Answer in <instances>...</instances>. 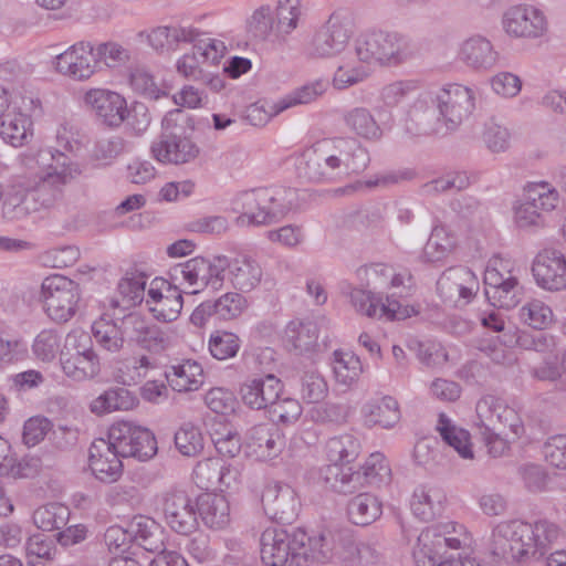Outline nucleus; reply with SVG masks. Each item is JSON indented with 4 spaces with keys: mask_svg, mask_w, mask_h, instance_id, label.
<instances>
[{
    "mask_svg": "<svg viewBox=\"0 0 566 566\" xmlns=\"http://www.w3.org/2000/svg\"><path fill=\"white\" fill-rule=\"evenodd\" d=\"M35 161L40 167L38 180L23 197L21 212L53 206L60 199L63 187L81 174L78 165L60 149H41Z\"/></svg>",
    "mask_w": 566,
    "mask_h": 566,
    "instance_id": "nucleus-1",
    "label": "nucleus"
},
{
    "mask_svg": "<svg viewBox=\"0 0 566 566\" xmlns=\"http://www.w3.org/2000/svg\"><path fill=\"white\" fill-rule=\"evenodd\" d=\"M192 129V120L186 112L179 108L168 112L161 122V133L150 145L151 157L171 165L195 160L200 149L189 136Z\"/></svg>",
    "mask_w": 566,
    "mask_h": 566,
    "instance_id": "nucleus-2",
    "label": "nucleus"
},
{
    "mask_svg": "<svg viewBox=\"0 0 566 566\" xmlns=\"http://www.w3.org/2000/svg\"><path fill=\"white\" fill-rule=\"evenodd\" d=\"M355 52L361 62L398 65L418 53L415 41L397 32H367L355 41Z\"/></svg>",
    "mask_w": 566,
    "mask_h": 566,
    "instance_id": "nucleus-3",
    "label": "nucleus"
},
{
    "mask_svg": "<svg viewBox=\"0 0 566 566\" xmlns=\"http://www.w3.org/2000/svg\"><path fill=\"white\" fill-rule=\"evenodd\" d=\"M467 544L468 535L461 524L449 522L426 527L413 546V563L416 566H438L447 548L460 549Z\"/></svg>",
    "mask_w": 566,
    "mask_h": 566,
    "instance_id": "nucleus-4",
    "label": "nucleus"
},
{
    "mask_svg": "<svg viewBox=\"0 0 566 566\" xmlns=\"http://www.w3.org/2000/svg\"><path fill=\"white\" fill-rule=\"evenodd\" d=\"M306 539L302 528L268 527L260 537L261 559L266 566H302Z\"/></svg>",
    "mask_w": 566,
    "mask_h": 566,
    "instance_id": "nucleus-5",
    "label": "nucleus"
},
{
    "mask_svg": "<svg viewBox=\"0 0 566 566\" xmlns=\"http://www.w3.org/2000/svg\"><path fill=\"white\" fill-rule=\"evenodd\" d=\"M41 297L49 318L93 315L85 311L87 305L81 298L80 285L64 275L45 277L41 284Z\"/></svg>",
    "mask_w": 566,
    "mask_h": 566,
    "instance_id": "nucleus-6",
    "label": "nucleus"
},
{
    "mask_svg": "<svg viewBox=\"0 0 566 566\" xmlns=\"http://www.w3.org/2000/svg\"><path fill=\"white\" fill-rule=\"evenodd\" d=\"M64 375L75 381L93 379L101 373V359L92 338L84 332L69 333L60 352Z\"/></svg>",
    "mask_w": 566,
    "mask_h": 566,
    "instance_id": "nucleus-7",
    "label": "nucleus"
},
{
    "mask_svg": "<svg viewBox=\"0 0 566 566\" xmlns=\"http://www.w3.org/2000/svg\"><path fill=\"white\" fill-rule=\"evenodd\" d=\"M528 531L524 521H502L492 528L486 552L494 562L526 563L531 560L526 541Z\"/></svg>",
    "mask_w": 566,
    "mask_h": 566,
    "instance_id": "nucleus-8",
    "label": "nucleus"
},
{
    "mask_svg": "<svg viewBox=\"0 0 566 566\" xmlns=\"http://www.w3.org/2000/svg\"><path fill=\"white\" fill-rule=\"evenodd\" d=\"M235 219L239 227L266 226L280 220L289 208L280 202L277 193L271 189L260 188L241 192L235 199Z\"/></svg>",
    "mask_w": 566,
    "mask_h": 566,
    "instance_id": "nucleus-9",
    "label": "nucleus"
},
{
    "mask_svg": "<svg viewBox=\"0 0 566 566\" xmlns=\"http://www.w3.org/2000/svg\"><path fill=\"white\" fill-rule=\"evenodd\" d=\"M537 325H531L527 321H520L516 325L514 321H481L482 326L499 333L497 339L505 346H520L525 349L543 352L553 344L544 329L553 321H536Z\"/></svg>",
    "mask_w": 566,
    "mask_h": 566,
    "instance_id": "nucleus-10",
    "label": "nucleus"
},
{
    "mask_svg": "<svg viewBox=\"0 0 566 566\" xmlns=\"http://www.w3.org/2000/svg\"><path fill=\"white\" fill-rule=\"evenodd\" d=\"M475 411V428L478 431L512 432L513 440H517L525 432L520 413L499 397L483 396L476 402Z\"/></svg>",
    "mask_w": 566,
    "mask_h": 566,
    "instance_id": "nucleus-11",
    "label": "nucleus"
},
{
    "mask_svg": "<svg viewBox=\"0 0 566 566\" xmlns=\"http://www.w3.org/2000/svg\"><path fill=\"white\" fill-rule=\"evenodd\" d=\"M107 437L111 446L123 458L147 461L157 453L155 434L147 428L129 421H119L111 426Z\"/></svg>",
    "mask_w": 566,
    "mask_h": 566,
    "instance_id": "nucleus-12",
    "label": "nucleus"
},
{
    "mask_svg": "<svg viewBox=\"0 0 566 566\" xmlns=\"http://www.w3.org/2000/svg\"><path fill=\"white\" fill-rule=\"evenodd\" d=\"M349 301L358 314L368 317L411 318L420 314V307L409 304L407 300L360 289L350 291Z\"/></svg>",
    "mask_w": 566,
    "mask_h": 566,
    "instance_id": "nucleus-13",
    "label": "nucleus"
},
{
    "mask_svg": "<svg viewBox=\"0 0 566 566\" xmlns=\"http://www.w3.org/2000/svg\"><path fill=\"white\" fill-rule=\"evenodd\" d=\"M479 287L476 275L465 266L447 269L437 282V291L443 304L459 310L476 302Z\"/></svg>",
    "mask_w": 566,
    "mask_h": 566,
    "instance_id": "nucleus-14",
    "label": "nucleus"
},
{
    "mask_svg": "<svg viewBox=\"0 0 566 566\" xmlns=\"http://www.w3.org/2000/svg\"><path fill=\"white\" fill-rule=\"evenodd\" d=\"M475 90L461 84H449L436 94L437 108L446 134L455 130L475 109Z\"/></svg>",
    "mask_w": 566,
    "mask_h": 566,
    "instance_id": "nucleus-15",
    "label": "nucleus"
},
{
    "mask_svg": "<svg viewBox=\"0 0 566 566\" xmlns=\"http://www.w3.org/2000/svg\"><path fill=\"white\" fill-rule=\"evenodd\" d=\"M191 53L184 54L177 61V71L185 77L195 81L208 77V72L203 65H217L226 53V45L222 41L209 36H202L197 31L196 41Z\"/></svg>",
    "mask_w": 566,
    "mask_h": 566,
    "instance_id": "nucleus-16",
    "label": "nucleus"
},
{
    "mask_svg": "<svg viewBox=\"0 0 566 566\" xmlns=\"http://www.w3.org/2000/svg\"><path fill=\"white\" fill-rule=\"evenodd\" d=\"M350 534L347 531L324 530L317 535L308 536L304 543L302 566L308 562L328 563L348 560L347 551Z\"/></svg>",
    "mask_w": 566,
    "mask_h": 566,
    "instance_id": "nucleus-17",
    "label": "nucleus"
},
{
    "mask_svg": "<svg viewBox=\"0 0 566 566\" xmlns=\"http://www.w3.org/2000/svg\"><path fill=\"white\" fill-rule=\"evenodd\" d=\"M161 510L166 524L177 534L193 533L198 523V501L195 502L182 490H168L163 493Z\"/></svg>",
    "mask_w": 566,
    "mask_h": 566,
    "instance_id": "nucleus-18",
    "label": "nucleus"
},
{
    "mask_svg": "<svg viewBox=\"0 0 566 566\" xmlns=\"http://www.w3.org/2000/svg\"><path fill=\"white\" fill-rule=\"evenodd\" d=\"M226 258L218 256L216 263L197 256L174 268V277H182L189 286L193 287L191 293H198L203 287L210 286L213 290L222 287L226 276Z\"/></svg>",
    "mask_w": 566,
    "mask_h": 566,
    "instance_id": "nucleus-19",
    "label": "nucleus"
},
{
    "mask_svg": "<svg viewBox=\"0 0 566 566\" xmlns=\"http://www.w3.org/2000/svg\"><path fill=\"white\" fill-rule=\"evenodd\" d=\"M331 153L327 139L305 149L297 164L298 176L312 182L340 181V175L335 166L337 160L333 159Z\"/></svg>",
    "mask_w": 566,
    "mask_h": 566,
    "instance_id": "nucleus-20",
    "label": "nucleus"
},
{
    "mask_svg": "<svg viewBox=\"0 0 566 566\" xmlns=\"http://www.w3.org/2000/svg\"><path fill=\"white\" fill-rule=\"evenodd\" d=\"M405 129L412 136L446 135L436 95L424 92L415 99L407 112Z\"/></svg>",
    "mask_w": 566,
    "mask_h": 566,
    "instance_id": "nucleus-21",
    "label": "nucleus"
},
{
    "mask_svg": "<svg viewBox=\"0 0 566 566\" xmlns=\"http://www.w3.org/2000/svg\"><path fill=\"white\" fill-rule=\"evenodd\" d=\"M54 67L60 74L74 81L88 80L97 69V57L90 42H78L57 54Z\"/></svg>",
    "mask_w": 566,
    "mask_h": 566,
    "instance_id": "nucleus-22",
    "label": "nucleus"
},
{
    "mask_svg": "<svg viewBox=\"0 0 566 566\" xmlns=\"http://www.w3.org/2000/svg\"><path fill=\"white\" fill-rule=\"evenodd\" d=\"M350 35L349 20L339 13H333L315 33L311 54L317 57L334 56L347 46Z\"/></svg>",
    "mask_w": 566,
    "mask_h": 566,
    "instance_id": "nucleus-23",
    "label": "nucleus"
},
{
    "mask_svg": "<svg viewBox=\"0 0 566 566\" xmlns=\"http://www.w3.org/2000/svg\"><path fill=\"white\" fill-rule=\"evenodd\" d=\"M505 31L515 38L537 39L548 31V21L542 10L532 6H514L503 17Z\"/></svg>",
    "mask_w": 566,
    "mask_h": 566,
    "instance_id": "nucleus-24",
    "label": "nucleus"
},
{
    "mask_svg": "<svg viewBox=\"0 0 566 566\" xmlns=\"http://www.w3.org/2000/svg\"><path fill=\"white\" fill-rule=\"evenodd\" d=\"M327 143L333 159L337 160L335 166L342 180L352 175L360 174L368 167L369 154L355 138H328Z\"/></svg>",
    "mask_w": 566,
    "mask_h": 566,
    "instance_id": "nucleus-25",
    "label": "nucleus"
},
{
    "mask_svg": "<svg viewBox=\"0 0 566 566\" xmlns=\"http://www.w3.org/2000/svg\"><path fill=\"white\" fill-rule=\"evenodd\" d=\"M262 504L265 514L279 523H292L298 513L300 503L295 491L287 484L270 483L263 491Z\"/></svg>",
    "mask_w": 566,
    "mask_h": 566,
    "instance_id": "nucleus-26",
    "label": "nucleus"
},
{
    "mask_svg": "<svg viewBox=\"0 0 566 566\" xmlns=\"http://www.w3.org/2000/svg\"><path fill=\"white\" fill-rule=\"evenodd\" d=\"M536 283L548 291L566 289V260L562 252L546 249L539 252L532 265Z\"/></svg>",
    "mask_w": 566,
    "mask_h": 566,
    "instance_id": "nucleus-27",
    "label": "nucleus"
},
{
    "mask_svg": "<svg viewBox=\"0 0 566 566\" xmlns=\"http://www.w3.org/2000/svg\"><path fill=\"white\" fill-rule=\"evenodd\" d=\"M119 453L111 446V440L97 439L90 447V468L96 479L112 483L123 473V463Z\"/></svg>",
    "mask_w": 566,
    "mask_h": 566,
    "instance_id": "nucleus-28",
    "label": "nucleus"
},
{
    "mask_svg": "<svg viewBox=\"0 0 566 566\" xmlns=\"http://www.w3.org/2000/svg\"><path fill=\"white\" fill-rule=\"evenodd\" d=\"M530 528L526 536L531 559L542 558L555 544L565 537L560 525L548 517H537L533 522H524Z\"/></svg>",
    "mask_w": 566,
    "mask_h": 566,
    "instance_id": "nucleus-29",
    "label": "nucleus"
},
{
    "mask_svg": "<svg viewBox=\"0 0 566 566\" xmlns=\"http://www.w3.org/2000/svg\"><path fill=\"white\" fill-rule=\"evenodd\" d=\"M196 36L195 29L178 25H160L137 34L140 41H146L159 54L174 52L180 44L196 41Z\"/></svg>",
    "mask_w": 566,
    "mask_h": 566,
    "instance_id": "nucleus-30",
    "label": "nucleus"
},
{
    "mask_svg": "<svg viewBox=\"0 0 566 566\" xmlns=\"http://www.w3.org/2000/svg\"><path fill=\"white\" fill-rule=\"evenodd\" d=\"M283 385L273 374L248 379L242 384L240 394L242 401L251 409L261 410L279 400Z\"/></svg>",
    "mask_w": 566,
    "mask_h": 566,
    "instance_id": "nucleus-31",
    "label": "nucleus"
},
{
    "mask_svg": "<svg viewBox=\"0 0 566 566\" xmlns=\"http://www.w3.org/2000/svg\"><path fill=\"white\" fill-rule=\"evenodd\" d=\"M85 103L109 127H118L125 120L127 105L125 98L118 93L99 88L91 90L85 94Z\"/></svg>",
    "mask_w": 566,
    "mask_h": 566,
    "instance_id": "nucleus-32",
    "label": "nucleus"
},
{
    "mask_svg": "<svg viewBox=\"0 0 566 566\" xmlns=\"http://www.w3.org/2000/svg\"><path fill=\"white\" fill-rule=\"evenodd\" d=\"M459 57L472 70L489 71L496 65L499 53L486 38L474 35L462 43Z\"/></svg>",
    "mask_w": 566,
    "mask_h": 566,
    "instance_id": "nucleus-33",
    "label": "nucleus"
},
{
    "mask_svg": "<svg viewBox=\"0 0 566 566\" xmlns=\"http://www.w3.org/2000/svg\"><path fill=\"white\" fill-rule=\"evenodd\" d=\"M318 340L317 321H289L285 326L283 342L289 350L300 354L316 352L319 348Z\"/></svg>",
    "mask_w": 566,
    "mask_h": 566,
    "instance_id": "nucleus-34",
    "label": "nucleus"
},
{
    "mask_svg": "<svg viewBox=\"0 0 566 566\" xmlns=\"http://www.w3.org/2000/svg\"><path fill=\"white\" fill-rule=\"evenodd\" d=\"M249 448L260 459L277 457L285 446L284 436L273 423H260L249 431Z\"/></svg>",
    "mask_w": 566,
    "mask_h": 566,
    "instance_id": "nucleus-35",
    "label": "nucleus"
},
{
    "mask_svg": "<svg viewBox=\"0 0 566 566\" xmlns=\"http://www.w3.org/2000/svg\"><path fill=\"white\" fill-rule=\"evenodd\" d=\"M146 275L136 270H128L117 285V297L112 298L111 306L120 312L129 311L137 305L143 306Z\"/></svg>",
    "mask_w": 566,
    "mask_h": 566,
    "instance_id": "nucleus-36",
    "label": "nucleus"
},
{
    "mask_svg": "<svg viewBox=\"0 0 566 566\" xmlns=\"http://www.w3.org/2000/svg\"><path fill=\"white\" fill-rule=\"evenodd\" d=\"M128 534L132 536V544L147 552L158 553L165 548L163 527L148 516H134L128 523Z\"/></svg>",
    "mask_w": 566,
    "mask_h": 566,
    "instance_id": "nucleus-37",
    "label": "nucleus"
},
{
    "mask_svg": "<svg viewBox=\"0 0 566 566\" xmlns=\"http://www.w3.org/2000/svg\"><path fill=\"white\" fill-rule=\"evenodd\" d=\"M132 323L129 338L143 349L154 354L166 350L171 344V335L154 321H120Z\"/></svg>",
    "mask_w": 566,
    "mask_h": 566,
    "instance_id": "nucleus-38",
    "label": "nucleus"
},
{
    "mask_svg": "<svg viewBox=\"0 0 566 566\" xmlns=\"http://www.w3.org/2000/svg\"><path fill=\"white\" fill-rule=\"evenodd\" d=\"M248 301L239 293H227L214 302H203L198 305L190 318L202 319L213 315L218 318H237L244 314Z\"/></svg>",
    "mask_w": 566,
    "mask_h": 566,
    "instance_id": "nucleus-39",
    "label": "nucleus"
},
{
    "mask_svg": "<svg viewBox=\"0 0 566 566\" xmlns=\"http://www.w3.org/2000/svg\"><path fill=\"white\" fill-rule=\"evenodd\" d=\"M226 266L232 286L241 292H250L261 282L262 269L249 255H238L229 262L226 261Z\"/></svg>",
    "mask_w": 566,
    "mask_h": 566,
    "instance_id": "nucleus-40",
    "label": "nucleus"
},
{
    "mask_svg": "<svg viewBox=\"0 0 566 566\" xmlns=\"http://www.w3.org/2000/svg\"><path fill=\"white\" fill-rule=\"evenodd\" d=\"M361 412L368 427L379 426L388 429L400 420L398 401L390 396L367 402L364 405Z\"/></svg>",
    "mask_w": 566,
    "mask_h": 566,
    "instance_id": "nucleus-41",
    "label": "nucleus"
},
{
    "mask_svg": "<svg viewBox=\"0 0 566 566\" xmlns=\"http://www.w3.org/2000/svg\"><path fill=\"white\" fill-rule=\"evenodd\" d=\"M198 513L203 523L214 530L226 527L230 522V505L221 494L206 493L198 497Z\"/></svg>",
    "mask_w": 566,
    "mask_h": 566,
    "instance_id": "nucleus-42",
    "label": "nucleus"
},
{
    "mask_svg": "<svg viewBox=\"0 0 566 566\" xmlns=\"http://www.w3.org/2000/svg\"><path fill=\"white\" fill-rule=\"evenodd\" d=\"M166 377L171 388L179 392L198 390L205 381L201 365L190 359L171 366Z\"/></svg>",
    "mask_w": 566,
    "mask_h": 566,
    "instance_id": "nucleus-43",
    "label": "nucleus"
},
{
    "mask_svg": "<svg viewBox=\"0 0 566 566\" xmlns=\"http://www.w3.org/2000/svg\"><path fill=\"white\" fill-rule=\"evenodd\" d=\"M446 495L440 489L419 486L413 491L410 507L415 516L429 522L441 513Z\"/></svg>",
    "mask_w": 566,
    "mask_h": 566,
    "instance_id": "nucleus-44",
    "label": "nucleus"
},
{
    "mask_svg": "<svg viewBox=\"0 0 566 566\" xmlns=\"http://www.w3.org/2000/svg\"><path fill=\"white\" fill-rule=\"evenodd\" d=\"M457 235L444 224L436 226L423 248L428 262H439L448 258L457 248Z\"/></svg>",
    "mask_w": 566,
    "mask_h": 566,
    "instance_id": "nucleus-45",
    "label": "nucleus"
},
{
    "mask_svg": "<svg viewBox=\"0 0 566 566\" xmlns=\"http://www.w3.org/2000/svg\"><path fill=\"white\" fill-rule=\"evenodd\" d=\"M328 88V81L326 80H315L313 82L306 83L290 94L285 95L281 99L274 103V114H280L287 108L305 105L315 102L319 96H322Z\"/></svg>",
    "mask_w": 566,
    "mask_h": 566,
    "instance_id": "nucleus-46",
    "label": "nucleus"
},
{
    "mask_svg": "<svg viewBox=\"0 0 566 566\" xmlns=\"http://www.w3.org/2000/svg\"><path fill=\"white\" fill-rule=\"evenodd\" d=\"M0 136L13 147L22 146L31 135V120L21 113L8 111L1 118Z\"/></svg>",
    "mask_w": 566,
    "mask_h": 566,
    "instance_id": "nucleus-47",
    "label": "nucleus"
},
{
    "mask_svg": "<svg viewBox=\"0 0 566 566\" xmlns=\"http://www.w3.org/2000/svg\"><path fill=\"white\" fill-rule=\"evenodd\" d=\"M347 514L355 525L367 526L381 515V503L373 494L360 493L349 501Z\"/></svg>",
    "mask_w": 566,
    "mask_h": 566,
    "instance_id": "nucleus-48",
    "label": "nucleus"
},
{
    "mask_svg": "<svg viewBox=\"0 0 566 566\" xmlns=\"http://www.w3.org/2000/svg\"><path fill=\"white\" fill-rule=\"evenodd\" d=\"M344 122L350 132L361 138L376 140L382 135L380 126L368 108L355 107L348 111L344 115Z\"/></svg>",
    "mask_w": 566,
    "mask_h": 566,
    "instance_id": "nucleus-49",
    "label": "nucleus"
},
{
    "mask_svg": "<svg viewBox=\"0 0 566 566\" xmlns=\"http://www.w3.org/2000/svg\"><path fill=\"white\" fill-rule=\"evenodd\" d=\"M137 403L136 397L124 387H116L106 390L97 397L91 406L95 413H105L116 410H129Z\"/></svg>",
    "mask_w": 566,
    "mask_h": 566,
    "instance_id": "nucleus-50",
    "label": "nucleus"
},
{
    "mask_svg": "<svg viewBox=\"0 0 566 566\" xmlns=\"http://www.w3.org/2000/svg\"><path fill=\"white\" fill-rule=\"evenodd\" d=\"M325 451L329 462L349 464L357 459L360 442L353 434H342L331 438L326 442Z\"/></svg>",
    "mask_w": 566,
    "mask_h": 566,
    "instance_id": "nucleus-51",
    "label": "nucleus"
},
{
    "mask_svg": "<svg viewBox=\"0 0 566 566\" xmlns=\"http://www.w3.org/2000/svg\"><path fill=\"white\" fill-rule=\"evenodd\" d=\"M516 291V279L509 276L506 285L504 284V286L499 290H491V293L485 295L488 300V310H484L479 318H501L500 314L494 310H490V307L497 310H510L515 307L518 303Z\"/></svg>",
    "mask_w": 566,
    "mask_h": 566,
    "instance_id": "nucleus-52",
    "label": "nucleus"
},
{
    "mask_svg": "<svg viewBox=\"0 0 566 566\" xmlns=\"http://www.w3.org/2000/svg\"><path fill=\"white\" fill-rule=\"evenodd\" d=\"M437 429L440 432L442 439L462 458H473L470 443V433L467 430L452 424L451 420L444 413L439 415Z\"/></svg>",
    "mask_w": 566,
    "mask_h": 566,
    "instance_id": "nucleus-53",
    "label": "nucleus"
},
{
    "mask_svg": "<svg viewBox=\"0 0 566 566\" xmlns=\"http://www.w3.org/2000/svg\"><path fill=\"white\" fill-rule=\"evenodd\" d=\"M524 198L544 217L557 207L559 200L557 190L546 182L527 185L524 189Z\"/></svg>",
    "mask_w": 566,
    "mask_h": 566,
    "instance_id": "nucleus-54",
    "label": "nucleus"
},
{
    "mask_svg": "<svg viewBox=\"0 0 566 566\" xmlns=\"http://www.w3.org/2000/svg\"><path fill=\"white\" fill-rule=\"evenodd\" d=\"M70 510L60 503H50L36 509L33 513V523L38 528L46 532L61 530L67 524Z\"/></svg>",
    "mask_w": 566,
    "mask_h": 566,
    "instance_id": "nucleus-55",
    "label": "nucleus"
},
{
    "mask_svg": "<svg viewBox=\"0 0 566 566\" xmlns=\"http://www.w3.org/2000/svg\"><path fill=\"white\" fill-rule=\"evenodd\" d=\"M128 327L117 325L115 321H94L92 332L96 340L107 350L116 352L124 343Z\"/></svg>",
    "mask_w": 566,
    "mask_h": 566,
    "instance_id": "nucleus-56",
    "label": "nucleus"
},
{
    "mask_svg": "<svg viewBox=\"0 0 566 566\" xmlns=\"http://www.w3.org/2000/svg\"><path fill=\"white\" fill-rule=\"evenodd\" d=\"M334 374L339 384L350 386L363 373V365L354 353L334 352Z\"/></svg>",
    "mask_w": 566,
    "mask_h": 566,
    "instance_id": "nucleus-57",
    "label": "nucleus"
},
{
    "mask_svg": "<svg viewBox=\"0 0 566 566\" xmlns=\"http://www.w3.org/2000/svg\"><path fill=\"white\" fill-rule=\"evenodd\" d=\"M347 555L349 556L346 563L360 566L378 564L384 556L381 545L378 542L367 541L357 544L352 536L348 542Z\"/></svg>",
    "mask_w": 566,
    "mask_h": 566,
    "instance_id": "nucleus-58",
    "label": "nucleus"
},
{
    "mask_svg": "<svg viewBox=\"0 0 566 566\" xmlns=\"http://www.w3.org/2000/svg\"><path fill=\"white\" fill-rule=\"evenodd\" d=\"M408 347L417 354L418 359L427 367H442L449 359L448 353L441 344L436 342L411 339Z\"/></svg>",
    "mask_w": 566,
    "mask_h": 566,
    "instance_id": "nucleus-59",
    "label": "nucleus"
},
{
    "mask_svg": "<svg viewBox=\"0 0 566 566\" xmlns=\"http://www.w3.org/2000/svg\"><path fill=\"white\" fill-rule=\"evenodd\" d=\"M176 448L182 455L197 457L203 450V436L192 423H184L175 433Z\"/></svg>",
    "mask_w": 566,
    "mask_h": 566,
    "instance_id": "nucleus-60",
    "label": "nucleus"
},
{
    "mask_svg": "<svg viewBox=\"0 0 566 566\" xmlns=\"http://www.w3.org/2000/svg\"><path fill=\"white\" fill-rule=\"evenodd\" d=\"M416 172L412 169H398L381 171L366 181H357L348 187L350 190L363 188H389L403 181L413 179Z\"/></svg>",
    "mask_w": 566,
    "mask_h": 566,
    "instance_id": "nucleus-61",
    "label": "nucleus"
},
{
    "mask_svg": "<svg viewBox=\"0 0 566 566\" xmlns=\"http://www.w3.org/2000/svg\"><path fill=\"white\" fill-rule=\"evenodd\" d=\"M277 30L282 34H291L302 15L300 0H279L276 6Z\"/></svg>",
    "mask_w": 566,
    "mask_h": 566,
    "instance_id": "nucleus-62",
    "label": "nucleus"
},
{
    "mask_svg": "<svg viewBox=\"0 0 566 566\" xmlns=\"http://www.w3.org/2000/svg\"><path fill=\"white\" fill-rule=\"evenodd\" d=\"M482 138L491 153L501 154L510 149L512 134L507 127L490 122L485 124Z\"/></svg>",
    "mask_w": 566,
    "mask_h": 566,
    "instance_id": "nucleus-63",
    "label": "nucleus"
},
{
    "mask_svg": "<svg viewBox=\"0 0 566 566\" xmlns=\"http://www.w3.org/2000/svg\"><path fill=\"white\" fill-rule=\"evenodd\" d=\"M363 481L370 485H379L390 480L391 470L385 455L376 452L370 454L361 472Z\"/></svg>",
    "mask_w": 566,
    "mask_h": 566,
    "instance_id": "nucleus-64",
    "label": "nucleus"
}]
</instances>
